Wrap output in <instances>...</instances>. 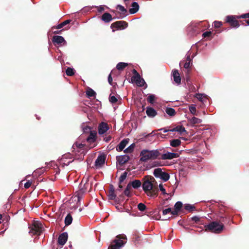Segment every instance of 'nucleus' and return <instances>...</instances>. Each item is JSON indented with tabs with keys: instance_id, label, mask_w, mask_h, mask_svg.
<instances>
[{
	"instance_id": "obj_1",
	"label": "nucleus",
	"mask_w": 249,
	"mask_h": 249,
	"mask_svg": "<svg viewBox=\"0 0 249 249\" xmlns=\"http://www.w3.org/2000/svg\"><path fill=\"white\" fill-rule=\"evenodd\" d=\"M142 188L147 196L155 198L157 196L158 188L155 178L150 175H146L142 179Z\"/></svg>"
},
{
	"instance_id": "obj_2",
	"label": "nucleus",
	"mask_w": 249,
	"mask_h": 249,
	"mask_svg": "<svg viewBox=\"0 0 249 249\" xmlns=\"http://www.w3.org/2000/svg\"><path fill=\"white\" fill-rule=\"evenodd\" d=\"M160 155L158 150L149 151L143 150L141 152V161L145 162L148 160H154Z\"/></svg>"
},
{
	"instance_id": "obj_3",
	"label": "nucleus",
	"mask_w": 249,
	"mask_h": 249,
	"mask_svg": "<svg viewBox=\"0 0 249 249\" xmlns=\"http://www.w3.org/2000/svg\"><path fill=\"white\" fill-rule=\"evenodd\" d=\"M126 237L124 234H119L117 235L116 238L111 242L109 245L108 249H120L123 247L126 241Z\"/></svg>"
},
{
	"instance_id": "obj_4",
	"label": "nucleus",
	"mask_w": 249,
	"mask_h": 249,
	"mask_svg": "<svg viewBox=\"0 0 249 249\" xmlns=\"http://www.w3.org/2000/svg\"><path fill=\"white\" fill-rule=\"evenodd\" d=\"M224 228V225L218 221H212L209 224L204 225L205 231L215 233H221Z\"/></svg>"
},
{
	"instance_id": "obj_5",
	"label": "nucleus",
	"mask_w": 249,
	"mask_h": 249,
	"mask_svg": "<svg viewBox=\"0 0 249 249\" xmlns=\"http://www.w3.org/2000/svg\"><path fill=\"white\" fill-rule=\"evenodd\" d=\"M42 231L41 224L38 221L34 222L32 226L29 227V233L32 235H40Z\"/></svg>"
},
{
	"instance_id": "obj_6",
	"label": "nucleus",
	"mask_w": 249,
	"mask_h": 249,
	"mask_svg": "<svg viewBox=\"0 0 249 249\" xmlns=\"http://www.w3.org/2000/svg\"><path fill=\"white\" fill-rule=\"evenodd\" d=\"M153 176L156 178H160L164 181H167L169 179V175L164 171H162L161 168H156L153 170Z\"/></svg>"
},
{
	"instance_id": "obj_7",
	"label": "nucleus",
	"mask_w": 249,
	"mask_h": 249,
	"mask_svg": "<svg viewBox=\"0 0 249 249\" xmlns=\"http://www.w3.org/2000/svg\"><path fill=\"white\" fill-rule=\"evenodd\" d=\"M127 23L124 21H118L113 23L111 25V27L117 30H123L127 27Z\"/></svg>"
},
{
	"instance_id": "obj_8",
	"label": "nucleus",
	"mask_w": 249,
	"mask_h": 249,
	"mask_svg": "<svg viewBox=\"0 0 249 249\" xmlns=\"http://www.w3.org/2000/svg\"><path fill=\"white\" fill-rule=\"evenodd\" d=\"M195 56V53H192L191 51H189L187 52V58H186V60H185L184 64H183V68L185 69L188 70V69L190 68V64L191 63V57L192 58L194 57Z\"/></svg>"
},
{
	"instance_id": "obj_9",
	"label": "nucleus",
	"mask_w": 249,
	"mask_h": 249,
	"mask_svg": "<svg viewBox=\"0 0 249 249\" xmlns=\"http://www.w3.org/2000/svg\"><path fill=\"white\" fill-rule=\"evenodd\" d=\"M53 43L55 44L61 45L66 46L67 45L66 41L65 40L64 37L60 36H55L53 37L52 39Z\"/></svg>"
},
{
	"instance_id": "obj_10",
	"label": "nucleus",
	"mask_w": 249,
	"mask_h": 249,
	"mask_svg": "<svg viewBox=\"0 0 249 249\" xmlns=\"http://www.w3.org/2000/svg\"><path fill=\"white\" fill-rule=\"evenodd\" d=\"M116 192L114 190V188L113 187V186L112 185H109V192H108V195H107V196H108V198H109V200H114L115 201H117V193H115Z\"/></svg>"
},
{
	"instance_id": "obj_11",
	"label": "nucleus",
	"mask_w": 249,
	"mask_h": 249,
	"mask_svg": "<svg viewBox=\"0 0 249 249\" xmlns=\"http://www.w3.org/2000/svg\"><path fill=\"white\" fill-rule=\"evenodd\" d=\"M179 155L177 153H170L168 152L165 154L161 155V157L160 159H162V160H172L175 158H177Z\"/></svg>"
},
{
	"instance_id": "obj_12",
	"label": "nucleus",
	"mask_w": 249,
	"mask_h": 249,
	"mask_svg": "<svg viewBox=\"0 0 249 249\" xmlns=\"http://www.w3.org/2000/svg\"><path fill=\"white\" fill-rule=\"evenodd\" d=\"M117 162L119 163V165H123L126 163L129 160V156L124 155L123 156H119L116 157Z\"/></svg>"
},
{
	"instance_id": "obj_13",
	"label": "nucleus",
	"mask_w": 249,
	"mask_h": 249,
	"mask_svg": "<svg viewBox=\"0 0 249 249\" xmlns=\"http://www.w3.org/2000/svg\"><path fill=\"white\" fill-rule=\"evenodd\" d=\"M108 130V125L105 122H102L98 126V133L102 135L105 134Z\"/></svg>"
},
{
	"instance_id": "obj_14",
	"label": "nucleus",
	"mask_w": 249,
	"mask_h": 249,
	"mask_svg": "<svg viewBox=\"0 0 249 249\" xmlns=\"http://www.w3.org/2000/svg\"><path fill=\"white\" fill-rule=\"evenodd\" d=\"M105 156L104 155H100L97 157V160H95V166L100 167L105 164Z\"/></svg>"
},
{
	"instance_id": "obj_15",
	"label": "nucleus",
	"mask_w": 249,
	"mask_h": 249,
	"mask_svg": "<svg viewBox=\"0 0 249 249\" xmlns=\"http://www.w3.org/2000/svg\"><path fill=\"white\" fill-rule=\"evenodd\" d=\"M96 141V131L90 132L89 135L86 138V142L90 144L95 142Z\"/></svg>"
},
{
	"instance_id": "obj_16",
	"label": "nucleus",
	"mask_w": 249,
	"mask_h": 249,
	"mask_svg": "<svg viewBox=\"0 0 249 249\" xmlns=\"http://www.w3.org/2000/svg\"><path fill=\"white\" fill-rule=\"evenodd\" d=\"M68 236L67 235V233L63 232L60 234V235L58 236V243L61 246H63L67 241V238Z\"/></svg>"
},
{
	"instance_id": "obj_17",
	"label": "nucleus",
	"mask_w": 249,
	"mask_h": 249,
	"mask_svg": "<svg viewBox=\"0 0 249 249\" xmlns=\"http://www.w3.org/2000/svg\"><path fill=\"white\" fill-rule=\"evenodd\" d=\"M129 142L128 139H124L119 142V145H117L116 150L118 152H121L124 148L126 144Z\"/></svg>"
},
{
	"instance_id": "obj_18",
	"label": "nucleus",
	"mask_w": 249,
	"mask_h": 249,
	"mask_svg": "<svg viewBox=\"0 0 249 249\" xmlns=\"http://www.w3.org/2000/svg\"><path fill=\"white\" fill-rule=\"evenodd\" d=\"M127 185H130V186L132 187L135 189H137L141 186L142 185V182L141 181L139 180H134L133 181L130 182L128 184H127Z\"/></svg>"
},
{
	"instance_id": "obj_19",
	"label": "nucleus",
	"mask_w": 249,
	"mask_h": 249,
	"mask_svg": "<svg viewBox=\"0 0 249 249\" xmlns=\"http://www.w3.org/2000/svg\"><path fill=\"white\" fill-rule=\"evenodd\" d=\"M157 114L156 110L152 107H148L146 109V114L148 115V117H155Z\"/></svg>"
},
{
	"instance_id": "obj_20",
	"label": "nucleus",
	"mask_w": 249,
	"mask_h": 249,
	"mask_svg": "<svg viewBox=\"0 0 249 249\" xmlns=\"http://www.w3.org/2000/svg\"><path fill=\"white\" fill-rule=\"evenodd\" d=\"M173 77H174V81H175V83L178 84L180 83V74H179L177 70L173 71Z\"/></svg>"
},
{
	"instance_id": "obj_21",
	"label": "nucleus",
	"mask_w": 249,
	"mask_h": 249,
	"mask_svg": "<svg viewBox=\"0 0 249 249\" xmlns=\"http://www.w3.org/2000/svg\"><path fill=\"white\" fill-rule=\"evenodd\" d=\"M170 129L172 130L173 132H179L180 134H182L185 132V128L181 125H178L174 128L170 127Z\"/></svg>"
},
{
	"instance_id": "obj_22",
	"label": "nucleus",
	"mask_w": 249,
	"mask_h": 249,
	"mask_svg": "<svg viewBox=\"0 0 249 249\" xmlns=\"http://www.w3.org/2000/svg\"><path fill=\"white\" fill-rule=\"evenodd\" d=\"M132 8L130 9L129 12L131 14L136 13L139 9V5L137 2H133L131 5Z\"/></svg>"
},
{
	"instance_id": "obj_23",
	"label": "nucleus",
	"mask_w": 249,
	"mask_h": 249,
	"mask_svg": "<svg viewBox=\"0 0 249 249\" xmlns=\"http://www.w3.org/2000/svg\"><path fill=\"white\" fill-rule=\"evenodd\" d=\"M102 19L105 22H109L112 20V18L110 14L106 13L103 15Z\"/></svg>"
},
{
	"instance_id": "obj_24",
	"label": "nucleus",
	"mask_w": 249,
	"mask_h": 249,
	"mask_svg": "<svg viewBox=\"0 0 249 249\" xmlns=\"http://www.w3.org/2000/svg\"><path fill=\"white\" fill-rule=\"evenodd\" d=\"M117 9H119L121 12L122 16H120L119 17H117V18H123L125 16V14L126 13V10L124 8V6H123L121 5H118L117 6Z\"/></svg>"
},
{
	"instance_id": "obj_25",
	"label": "nucleus",
	"mask_w": 249,
	"mask_h": 249,
	"mask_svg": "<svg viewBox=\"0 0 249 249\" xmlns=\"http://www.w3.org/2000/svg\"><path fill=\"white\" fill-rule=\"evenodd\" d=\"M86 145L85 144H83L82 143H79L77 142H75L72 145V149H74V150H75L76 149H84V148L85 147Z\"/></svg>"
},
{
	"instance_id": "obj_26",
	"label": "nucleus",
	"mask_w": 249,
	"mask_h": 249,
	"mask_svg": "<svg viewBox=\"0 0 249 249\" xmlns=\"http://www.w3.org/2000/svg\"><path fill=\"white\" fill-rule=\"evenodd\" d=\"M170 144L173 147H178L180 145V141L179 139H172L170 141Z\"/></svg>"
},
{
	"instance_id": "obj_27",
	"label": "nucleus",
	"mask_w": 249,
	"mask_h": 249,
	"mask_svg": "<svg viewBox=\"0 0 249 249\" xmlns=\"http://www.w3.org/2000/svg\"><path fill=\"white\" fill-rule=\"evenodd\" d=\"M131 82H135L137 85H140V86H142L141 80H140V75H134L131 77Z\"/></svg>"
},
{
	"instance_id": "obj_28",
	"label": "nucleus",
	"mask_w": 249,
	"mask_h": 249,
	"mask_svg": "<svg viewBox=\"0 0 249 249\" xmlns=\"http://www.w3.org/2000/svg\"><path fill=\"white\" fill-rule=\"evenodd\" d=\"M72 222V216H71L70 213H68L67 216H66L65 220H64V223H65L66 226H68L71 225Z\"/></svg>"
},
{
	"instance_id": "obj_29",
	"label": "nucleus",
	"mask_w": 249,
	"mask_h": 249,
	"mask_svg": "<svg viewBox=\"0 0 249 249\" xmlns=\"http://www.w3.org/2000/svg\"><path fill=\"white\" fill-rule=\"evenodd\" d=\"M165 113L170 117H173L176 114L175 110L171 107H167L165 109Z\"/></svg>"
},
{
	"instance_id": "obj_30",
	"label": "nucleus",
	"mask_w": 249,
	"mask_h": 249,
	"mask_svg": "<svg viewBox=\"0 0 249 249\" xmlns=\"http://www.w3.org/2000/svg\"><path fill=\"white\" fill-rule=\"evenodd\" d=\"M128 66V64L124 62H119L117 64L116 69L119 71H122L124 69L126 66Z\"/></svg>"
},
{
	"instance_id": "obj_31",
	"label": "nucleus",
	"mask_w": 249,
	"mask_h": 249,
	"mask_svg": "<svg viewBox=\"0 0 249 249\" xmlns=\"http://www.w3.org/2000/svg\"><path fill=\"white\" fill-rule=\"evenodd\" d=\"M202 122V120L195 117H192V119H190V123L193 125L196 124H199Z\"/></svg>"
},
{
	"instance_id": "obj_32",
	"label": "nucleus",
	"mask_w": 249,
	"mask_h": 249,
	"mask_svg": "<svg viewBox=\"0 0 249 249\" xmlns=\"http://www.w3.org/2000/svg\"><path fill=\"white\" fill-rule=\"evenodd\" d=\"M184 209L186 211H188L189 212L195 211V207L194 205L189 204H186L184 205Z\"/></svg>"
},
{
	"instance_id": "obj_33",
	"label": "nucleus",
	"mask_w": 249,
	"mask_h": 249,
	"mask_svg": "<svg viewBox=\"0 0 249 249\" xmlns=\"http://www.w3.org/2000/svg\"><path fill=\"white\" fill-rule=\"evenodd\" d=\"M66 74L68 76H72L74 74V70L71 67H68L66 70Z\"/></svg>"
},
{
	"instance_id": "obj_34",
	"label": "nucleus",
	"mask_w": 249,
	"mask_h": 249,
	"mask_svg": "<svg viewBox=\"0 0 249 249\" xmlns=\"http://www.w3.org/2000/svg\"><path fill=\"white\" fill-rule=\"evenodd\" d=\"M135 145L134 143H132L131 145L129 146L128 147L126 148L124 150V152L125 153H131L134 151V146Z\"/></svg>"
},
{
	"instance_id": "obj_35",
	"label": "nucleus",
	"mask_w": 249,
	"mask_h": 249,
	"mask_svg": "<svg viewBox=\"0 0 249 249\" xmlns=\"http://www.w3.org/2000/svg\"><path fill=\"white\" fill-rule=\"evenodd\" d=\"M86 95H87L88 97L91 98L95 96V92L92 90V89H89L87 90V91H86Z\"/></svg>"
},
{
	"instance_id": "obj_36",
	"label": "nucleus",
	"mask_w": 249,
	"mask_h": 249,
	"mask_svg": "<svg viewBox=\"0 0 249 249\" xmlns=\"http://www.w3.org/2000/svg\"><path fill=\"white\" fill-rule=\"evenodd\" d=\"M123 196L130 197V190H124V193L119 195V198H122L123 197Z\"/></svg>"
},
{
	"instance_id": "obj_37",
	"label": "nucleus",
	"mask_w": 249,
	"mask_h": 249,
	"mask_svg": "<svg viewBox=\"0 0 249 249\" xmlns=\"http://www.w3.org/2000/svg\"><path fill=\"white\" fill-rule=\"evenodd\" d=\"M127 176V172H124L123 174L121 175V176L119 177V184H122V182H123L126 178Z\"/></svg>"
},
{
	"instance_id": "obj_38",
	"label": "nucleus",
	"mask_w": 249,
	"mask_h": 249,
	"mask_svg": "<svg viewBox=\"0 0 249 249\" xmlns=\"http://www.w3.org/2000/svg\"><path fill=\"white\" fill-rule=\"evenodd\" d=\"M70 21H71L70 20H66L65 21H64L63 22H62V23H61L60 24H59L57 26L56 28L58 29H61L62 27H63L64 26L67 25V24L69 23L70 22Z\"/></svg>"
},
{
	"instance_id": "obj_39",
	"label": "nucleus",
	"mask_w": 249,
	"mask_h": 249,
	"mask_svg": "<svg viewBox=\"0 0 249 249\" xmlns=\"http://www.w3.org/2000/svg\"><path fill=\"white\" fill-rule=\"evenodd\" d=\"M182 207V203L180 201H178L175 204V210H180Z\"/></svg>"
},
{
	"instance_id": "obj_40",
	"label": "nucleus",
	"mask_w": 249,
	"mask_h": 249,
	"mask_svg": "<svg viewBox=\"0 0 249 249\" xmlns=\"http://www.w3.org/2000/svg\"><path fill=\"white\" fill-rule=\"evenodd\" d=\"M212 33L211 31H207L202 34V36L204 38H209L212 36Z\"/></svg>"
},
{
	"instance_id": "obj_41",
	"label": "nucleus",
	"mask_w": 249,
	"mask_h": 249,
	"mask_svg": "<svg viewBox=\"0 0 249 249\" xmlns=\"http://www.w3.org/2000/svg\"><path fill=\"white\" fill-rule=\"evenodd\" d=\"M137 208H138V210L141 212H143V211L146 210V206L143 203H139Z\"/></svg>"
},
{
	"instance_id": "obj_42",
	"label": "nucleus",
	"mask_w": 249,
	"mask_h": 249,
	"mask_svg": "<svg viewBox=\"0 0 249 249\" xmlns=\"http://www.w3.org/2000/svg\"><path fill=\"white\" fill-rule=\"evenodd\" d=\"M94 130H90V127L88 125L85 126V127L83 128V132H84L85 134H88L89 133H90V132H92Z\"/></svg>"
},
{
	"instance_id": "obj_43",
	"label": "nucleus",
	"mask_w": 249,
	"mask_h": 249,
	"mask_svg": "<svg viewBox=\"0 0 249 249\" xmlns=\"http://www.w3.org/2000/svg\"><path fill=\"white\" fill-rule=\"evenodd\" d=\"M109 102L111 103V104H115L117 103V98H116L114 96L109 95Z\"/></svg>"
},
{
	"instance_id": "obj_44",
	"label": "nucleus",
	"mask_w": 249,
	"mask_h": 249,
	"mask_svg": "<svg viewBox=\"0 0 249 249\" xmlns=\"http://www.w3.org/2000/svg\"><path fill=\"white\" fill-rule=\"evenodd\" d=\"M155 100V96L154 95H150L147 98V101L150 104H153Z\"/></svg>"
},
{
	"instance_id": "obj_45",
	"label": "nucleus",
	"mask_w": 249,
	"mask_h": 249,
	"mask_svg": "<svg viewBox=\"0 0 249 249\" xmlns=\"http://www.w3.org/2000/svg\"><path fill=\"white\" fill-rule=\"evenodd\" d=\"M189 110L191 113L193 115L195 114V113L196 112V108L194 105H192V106L189 107Z\"/></svg>"
},
{
	"instance_id": "obj_46",
	"label": "nucleus",
	"mask_w": 249,
	"mask_h": 249,
	"mask_svg": "<svg viewBox=\"0 0 249 249\" xmlns=\"http://www.w3.org/2000/svg\"><path fill=\"white\" fill-rule=\"evenodd\" d=\"M234 20H235L234 17L232 16H228L226 17V21L227 22L231 23Z\"/></svg>"
},
{
	"instance_id": "obj_47",
	"label": "nucleus",
	"mask_w": 249,
	"mask_h": 249,
	"mask_svg": "<svg viewBox=\"0 0 249 249\" xmlns=\"http://www.w3.org/2000/svg\"><path fill=\"white\" fill-rule=\"evenodd\" d=\"M192 220L196 222V223H199L201 222V219L198 216H194L192 217Z\"/></svg>"
},
{
	"instance_id": "obj_48",
	"label": "nucleus",
	"mask_w": 249,
	"mask_h": 249,
	"mask_svg": "<svg viewBox=\"0 0 249 249\" xmlns=\"http://www.w3.org/2000/svg\"><path fill=\"white\" fill-rule=\"evenodd\" d=\"M158 131H162L164 133H166L167 132H173L172 129L170 128V126H169L168 128H162L160 129H158Z\"/></svg>"
},
{
	"instance_id": "obj_49",
	"label": "nucleus",
	"mask_w": 249,
	"mask_h": 249,
	"mask_svg": "<svg viewBox=\"0 0 249 249\" xmlns=\"http://www.w3.org/2000/svg\"><path fill=\"white\" fill-rule=\"evenodd\" d=\"M222 25V22L221 21H215L213 22V26L215 28H219Z\"/></svg>"
},
{
	"instance_id": "obj_50",
	"label": "nucleus",
	"mask_w": 249,
	"mask_h": 249,
	"mask_svg": "<svg viewBox=\"0 0 249 249\" xmlns=\"http://www.w3.org/2000/svg\"><path fill=\"white\" fill-rule=\"evenodd\" d=\"M171 211H172V210H171V208H167V209L163 210V211H162L163 215H165L167 213H170Z\"/></svg>"
},
{
	"instance_id": "obj_51",
	"label": "nucleus",
	"mask_w": 249,
	"mask_h": 249,
	"mask_svg": "<svg viewBox=\"0 0 249 249\" xmlns=\"http://www.w3.org/2000/svg\"><path fill=\"white\" fill-rule=\"evenodd\" d=\"M231 24L232 26L234 27L237 28L239 27V24L238 22L236 20H234L231 23Z\"/></svg>"
},
{
	"instance_id": "obj_52",
	"label": "nucleus",
	"mask_w": 249,
	"mask_h": 249,
	"mask_svg": "<svg viewBox=\"0 0 249 249\" xmlns=\"http://www.w3.org/2000/svg\"><path fill=\"white\" fill-rule=\"evenodd\" d=\"M32 185V182L30 181H27L26 183H24V188L28 189L30 187H31V185Z\"/></svg>"
},
{
	"instance_id": "obj_53",
	"label": "nucleus",
	"mask_w": 249,
	"mask_h": 249,
	"mask_svg": "<svg viewBox=\"0 0 249 249\" xmlns=\"http://www.w3.org/2000/svg\"><path fill=\"white\" fill-rule=\"evenodd\" d=\"M158 190H160V191L162 192L163 194H167V193L165 192V189L163 188V185L161 184L159 185V189Z\"/></svg>"
},
{
	"instance_id": "obj_54",
	"label": "nucleus",
	"mask_w": 249,
	"mask_h": 249,
	"mask_svg": "<svg viewBox=\"0 0 249 249\" xmlns=\"http://www.w3.org/2000/svg\"><path fill=\"white\" fill-rule=\"evenodd\" d=\"M179 211H180V210H174L173 211H171L170 213L173 215H178Z\"/></svg>"
},
{
	"instance_id": "obj_55",
	"label": "nucleus",
	"mask_w": 249,
	"mask_h": 249,
	"mask_svg": "<svg viewBox=\"0 0 249 249\" xmlns=\"http://www.w3.org/2000/svg\"><path fill=\"white\" fill-rule=\"evenodd\" d=\"M112 77L111 76V74H109V76H108V82H109V85H112Z\"/></svg>"
},
{
	"instance_id": "obj_56",
	"label": "nucleus",
	"mask_w": 249,
	"mask_h": 249,
	"mask_svg": "<svg viewBox=\"0 0 249 249\" xmlns=\"http://www.w3.org/2000/svg\"><path fill=\"white\" fill-rule=\"evenodd\" d=\"M240 18H249V13L245 14L242 15L240 17Z\"/></svg>"
},
{
	"instance_id": "obj_57",
	"label": "nucleus",
	"mask_w": 249,
	"mask_h": 249,
	"mask_svg": "<svg viewBox=\"0 0 249 249\" xmlns=\"http://www.w3.org/2000/svg\"><path fill=\"white\" fill-rule=\"evenodd\" d=\"M104 10V6L100 5L98 7V11L99 12H102Z\"/></svg>"
},
{
	"instance_id": "obj_58",
	"label": "nucleus",
	"mask_w": 249,
	"mask_h": 249,
	"mask_svg": "<svg viewBox=\"0 0 249 249\" xmlns=\"http://www.w3.org/2000/svg\"><path fill=\"white\" fill-rule=\"evenodd\" d=\"M202 94L201 93H198L196 94L197 99H199V101H202Z\"/></svg>"
},
{
	"instance_id": "obj_59",
	"label": "nucleus",
	"mask_w": 249,
	"mask_h": 249,
	"mask_svg": "<svg viewBox=\"0 0 249 249\" xmlns=\"http://www.w3.org/2000/svg\"><path fill=\"white\" fill-rule=\"evenodd\" d=\"M139 236L136 235V236H135V237H134V242H135V243L138 242L139 241Z\"/></svg>"
},
{
	"instance_id": "obj_60",
	"label": "nucleus",
	"mask_w": 249,
	"mask_h": 249,
	"mask_svg": "<svg viewBox=\"0 0 249 249\" xmlns=\"http://www.w3.org/2000/svg\"><path fill=\"white\" fill-rule=\"evenodd\" d=\"M220 217L221 218H227V215L226 214H223L221 212H220Z\"/></svg>"
},
{
	"instance_id": "obj_61",
	"label": "nucleus",
	"mask_w": 249,
	"mask_h": 249,
	"mask_svg": "<svg viewBox=\"0 0 249 249\" xmlns=\"http://www.w3.org/2000/svg\"><path fill=\"white\" fill-rule=\"evenodd\" d=\"M132 73H133L134 75H139V73L135 69L132 70Z\"/></svg>"
},
{
	"instance_id": "obj_62",
	"label": "nucleus",
	"mask_w": 249,
	"mask_h": 249,
	"mask_svg": "<svg viewBox=\"0 0 249 249\" xmlns=\"http://www.w3.org/2000/svg\"><path fill=\"white\" fill-rule=\"evenodd\" d=\"M110 140H111V137L110 136L107 137L104 139L105 141H106L107 142H109Z\"/></svg>"
},
{
	"instance_id": "obj_63",
	"label": "nucleus",
	"mask_w": 249,
	"mask_h": 249,
	"mask_svg": "<svg viewBox=\"0 0 249 249\" xmlns=\"http://www.w3.org/2000/svg\"><path fill=\"white\" fill-rule=\"evenodd\" d=\"M122 185H121V184H119V189H117L116 191H115V192H116V193H117V192L120 191L121 190H122Z\"/></svg>"
},
{
	"instance_id": "obj_64",
	"label": "nucleus",
	"mask_w": 249,
	"mask_h": 249,
	"mask_svg": "<svg viewBox=\"0 0 249 249\" xmlns=\"http://www.w3.org/2000/svg\"><path fill=\"white\" fill-rule=\"evenodd\" d=\"M157 135L160 136L161 138H164V137H165V135H164L163 134H161V133H158V134H157Z\"/></svg>"
}]
</instances>
